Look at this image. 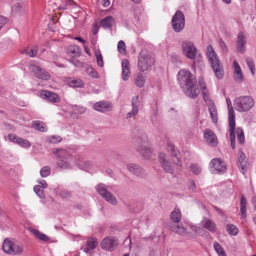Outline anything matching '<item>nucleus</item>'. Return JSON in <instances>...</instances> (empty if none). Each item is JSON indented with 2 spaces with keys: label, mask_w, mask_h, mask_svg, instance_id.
<instances>
[{
  "label": "nucleus",
  "mask_w": 256,
  "mask_h": 256,
  "mask_svg": "<svg viewBox=\"0 0 256 256\" xmlns=\"http://www.w3.org/2000/svg\"><path fill=\"white\" fill-rule=\"evenodd\" d=\"M206 56L216 78L220 80L222 79L224 76L223 67L221 62L211 45L207 46Z\"/></svg>",
  "instance_id": "f03ea898"
},
{
  "label": "nucleus",
  "mask_w": 256,
  "mask_h": 256,
  "mask_svg": "<svg viewBox=\"0 0 256 256\" xmlns=\"http://www.w3.org/2000/svg\"><path fill=\"white\" fill-rule=\"evenodd\" d=\"M98 243L96 238H90L88 239L86 244L82 247V250L85 252H88L94 250L98 246Z\"/></svg>",
  "instance_id": "b1692460"
},
{
  "label": "nucleus",
  "mask_w": 256,
  "mask_h": 256,
  "mask_svg": "<svg viewBox=\"0 0 256 256\" xmlns=\"http://www.w3.org/2000/svg\"><path fill=\"white\" fill-rule=\"evenodd\" d=\"M236 133L238 142L240 144H243L245 140L243 130L241 128H237L236 130Z\"/></svg>",
  "instance_id": "58836bf2"
},
{
  "label": "nucleus",
  "mask_w": 256,
  "mask_h": 256,
  "mask_svg": "<svg viewBox=\"0 0 256 256\" xmlns=\"http://www.w3.org/2000/svg\"><path fill=\"white\" fill-rule=\"evenodd\" d=\"M246 39V37L244 33L242 32H240L238 34L236 44L237 50L240 53H243L245 51Z\"/></svg>",
  "instance_id": "f3484780"
},
{
  "label": "nucleus",
  "mask_w": 256,
  "mask_h": 256,
  "mask_svg": "<svg viewBox=\"0 0 256 256\" xmlns=\"http://www.w3.org/2000/svg\"><path fill=\"white\" fill-rule=\"evenodd\" d=\"M58 194L62 198H68L71 197L70 192L66 190H60Z\"/></svg>",
  "instance_id": "3c124183"
},
{
  "label": "nucleus",
  "mask_w": 256,
  "mask_h": 256,
  "mask_svg": "<svg viewBox=\"0 0 256 256\" xmlns=\"http://www.w3.org/2000/svg\"><path fill=\"white\" fill-rule=\"evenodd\" d=\"M67 53L73 57H78L80 56V50L78 46L70 45L68 46L66 50Z\"/></svg>",
  "instance_id": "2f4dec72"
},
{
  "label": "nucleus",
  "mask_w": 256,
  "mask_h": 256,
  "mask_svg": "<svg viewBox=\"0 0 256 256\" xmlns=\"http://www.w3.org/2000/svg\"><path fill=\"white\" fill-rule=\"evenodd\" d=\"M146 82V78L141 74H137L134 76V83L139 88L144 86Z\"/></svg>",
  "instance_id": "7c9ffc66"
},
{
  "label": "nucleus",
  "mask_w": 256,
  "mask_h": 256,
  "mask_svg": "<svg viewBox=\"0 0 256 256\" xmlns=\"http://www.w3.org/2000/svg\"><path fill=\"white\" fill-rule=\"evenodd\" d=\"M207 105L208 107L212 122L216 124L218 120V114L216 106L212 100H209Z\"/></svg>",
  "instance_id": "5701e85b"
},
{
  "label": "nucleus",
  "mask_w": 256,
  "mask_h": 256,
  "mask_svg": "<svg viewBox=\"0 0 256 256\" xmlns=\"http://www.w3.org/2000/svg\"><path fill=\"white\" fill-rule=\"evenodd\" d=\"M233 66L234 67V79L236 82H241L242 80L243 76L240 67L236 60L233 62Z\"/></svg>",
  "instance_id": "393cba45"
},
{
  "label": "nucleus",
  "mask_w": 256,
  "mask_h": 256,
  "mask_svg": "<svg viewBox=\"0 0 256 256\" xmlns=\"http://www.w3.org/2000/svg\"><path fill=\"white\" fill-rule=\"evenodd\" d=\"M210 172L215 174H222L226 170L224 162L218 158H213L210 162Z\"/></svg>",
  "instance_id": "6e6552de"
},
{
  "label": "nucleus",
  "mask_w": 256,
  "mask_h": 256,
  "mask_svg": "<svg viewBox=\"0 0 256 256\" xmlns=\"http://www.w3.org/2000/svg\"><path fill=\"white\" fill-rule=\"evenodd\" d=\"M246 61L247 64L252 74L254 76L255 72V66L254 60L250 58H247Z\"/></svg>",
  "instance_id": "49530a36"
},
{
  "label": "nucleus",
  "mask_w": 256,
  "mask_h": 256,
  "mask_svg": "<svg viewBox=\"0 0 256 256\" xmlns=\"http://www.w3.org/2000/svg\"><path fill=\"white\" fill-rule=\"evenodd\" d=\"M132 108L138 109L140 106L138 96H133L132 100Z\"/></svg>",
  "instance_id": "5fc2aeb1"
},
{
  "label": "nucleus",
  "mask_w": 256,
  "mask_h": 256,
  "mask_svg": "<svg viewBox=\"0 0 256 256\" xmlns=\"http://www.w3.org/2000/svg\"><path fill=\"white\" fill-rule=\"evenodd\" d=\"M118 244V240L114 237L107 236L104 238L101 242V247L108 251H113Z\"/></svg>",
  "instance_id": "9d476101"
},
{
  "label": "nucleus",
  "mask_w": 256,
  "mask_h": 256,
  "mask_svg": "<svg viewBox=\"0 0 256 256\" xmlns=\"http://www.w3.org/2000/svg\"><path fill=\"white\" fill-rule=\"evenodd\" d=\"M118 50L120 54H124L126 53V45L123 40H121L118 42Z\"/></svg>",
  "instance_id": "09e8293b"
},
{
  "label": "nucleus",
  "mask_w": 256,
  "mask_h": 256,
  "mask_svg": "<svg viewBox=\"0 0 256 256\" xmlns=\"http://www.w3.org/2000/svg\"><path fill=\"white\" fill-rule=\"evenodd\" d=\"M30 232L36 238L41 240L48 242L50 240V238L48 236L40 232L38 230L32 229Z\"/></svg>",
  "instance_id": "473e14b6"
},
{
  "label": "nucleus",
  "mask_w": 256,
  "mask_h": 256,
  "mask_svg": "<svg viewBox=\"0 0 256 256\" xmlns=\"http://www.w3.org/2000/svg\"><path fill=\"white\" fill-rule=\"evenodd\" d=\"M226 102H227L228 108V124H230V112L232 109L233 111V114L234 116H235V114H234V112L233 110L232 107L231 106L232 104H231V102H230V98H226Z\"/></svg>",
  "instance_id": "0e129e2a"
},
{
  "label": "nucleus",
  "mask_w": 256,
  "mask_h": 256,
  "mask_svg": "<svg viewBox=\"0 0 256 256\" xmlns=\"http://www.w3.org/2000/svg\"><path fill=\"white\" fill-rule=\"evenodd\" d=\"M29 70L34 72V75L39 78L46 80L50 78V75L44 70L32 63L30 64Z\"/></svg>",
  "instance_id": "ddd939ff"
},
{
  "label": "nucleus",
  "mask_w": 256,
  "mask_h": 256,
  "mask_svg": "<svg viewBox=\"0 0 256 256\" xmlns=\"http://www.w3.org/2000/svg\"><path fill=\"white\" fill-rule=\"evenodd\" d=\"M167 150L168 152H170L172 156L176 158V160H174V162L178 166H180L182 162L180 160L178 155L179 154L177 148L175 147L174 144L171 142H168L167 143Z\"/></svg>",
  "instance_id": "aec40b11"
},
{
  "label": "nucleus",
  "mask_w": 256,
  "mask_h": 256,
  "mask_svg": "<svg viewBox=\"0 0 256 256\" xmlns=\"http://www.w3.org/2000/svg\"><path fill=\"white\" fill-rule=\"evenodd\" d=\"M40 185H38V186H40L42 188H47L48 184L44 180H42L39 182Z\"/></svg>",
  "instance_id": "774afa93"
},
{
  "label": "nucleus",
  "mask_w": 256,
  "mask_h": 256,
  "mask_svg": "<svg viewBox=\"0 0 256 256\" xmlns=\"http://www.w3.org/2000/svg\"><path fill=\"white\" fill-rule=\"evenodd\" d=\"M247 163L241 162L238 163V166L239 168L240 172L242 174H244L248 170V167L246 166Z\"/></svg>",
  "instance_id": "6e6d98bb"
},
{
  "label": "nucleus",
  "mask_w": 256,
  "mask_h": 256,
  "mask_svg": "<svg viewBox=\"0 0 256 256\" xmlns=\"http://www.w3.org/2000/svg\"><path fill=\"white\" fill-rule=\"evenodd\" d=\"M238 164L241 162L247 163L246 156L243 153L242 149L238 150Z\"/></svg>",
  "instance_id": "79ce46f5"
},
{
  "label": "nucleus",
  "mask_w": 256,
  "mask_h": 256,
  "mask_svg": "<svg viewBox=\"0 0 256 256\" xmlns=\"http://www.w3.org/2000/svg\"><path fill=\"white\" fill-rule=\"evenodd\" d=\"M38 51V46L36 45L33 46L30 49L26 48L24 50L22 53V54H26L29 56L30 57H34L36 56Z\"/></svg>",
  "instance_id": "72a5a7b5"
},
{
  "label": "nucleus",
  "mask_w": 256,
  "mask_h": 256,
  "mask_svg": "<svg viewBox=\"0 0 256 256\" xmlns=\"http://www.w3.org/2000/svg\"><path fill=\"white\" fill-rule=\"evenodd\" d=\"M96 58V62L98 65L102 67L103 66L104 62H103V59L102 55L100 51H97L95 53Z\"/></svg>",
  "instance_id": "8fccbe9b"
},
{
  "label": "nucleus",
  "mask_w": 256,
  "mask_h": 256,
  "mask_svg": "<svg viewBox=\"0 0 256 256\" xmlns=\"http://www.w3.org/2000/svg\"><path fill=\"white\" fill-rule=\"evenodd\" d=\"M20 137L14 134H10L8 136V140L12 142L18 144Z\"/></svg>",
  "instance_id": "13d9d810"
},
{
  "label": "nucleus",
  "mask_w": 256,
  "mask_h": 256,
  "mask_svg": "<svg viewBox=\"0 0 256 256\" xmlns=\"http://www.w3.org/2000/svg\"><path fill=\"white\" fill-rule=\"evenodd\" d=\"M122 78L124 80L126 81L128 80L130 74V64L127 59L124 58L122 60Z\"/></svg>",
  "instance_id": "4be33fe9"
},
{
  "label": "nucleus",
  "mask_w": 256,
  "mask_h": 256,
  "mask_svg": "<svg viewBox=\"0 0 256 256\" xmlns=\"http://www.w3.org/2000/svg\"><path fill=\"white\" fill-rule=\"evenodd\" d=\"M18 142L17 144L24 148H28L30 147L32 145L31 143L28 140L20 137Z\"/></svg>",
  "instance_id": "37998d69"
},
{
  "label": "nucleus",
  "mask_w": 256,
  "mask_h": 256,
  "mask_svg": "<svg viewBox=\"0 0 256 256\" xmlns=\"http://www.w3.org/2000/svg\"><path fill=\"white\" fill-rule=\"evenodd\" d=\"M188 188L192 190V192L195 190L196 188V184L193 180H190L188 183Z\"/></svg>",
  "instance_id": "69168bd1"
},
{
  "label": "nucleus",
  "mask_w": 256,
  "mask_h": 256,
  "mask_svg": "<svg viewBox=\"0 0 256 256\" xmlns=\"http://www.w3.org/2000/svg\"><path fill=\"white\" fill-rule=\"evenodd\" d=\"M146 138L142 142L139 140H138L136 145V149L138 152L144 158L150 159L152 157V150L150 148L146 146Z\"/></svg>",
  "instance_id": "9b49d317"
},
{
  "label": "nucleus",
  "mask_w": 256,
  "mask_h": 256,
  "mask_svg": "<svg viewBox=\"0 0 256 256\" xmlns=\"http://www.w3.org/2000/svg\"><path fill=\"white\" fill-rule=\"evenodd\" d=\"M8 22V19L6 17L0 16V30Z\"/></svg>",
  "instance_id": "e2e57ef3"
},
{
  "label": "nucleus",
  "mask_w": 256,
  "mask_h": 256,
  "mask_svg": "<svg viewBox=\"0 0 256 256\" xmlns=\"http://www.w3.org/2000/svg\"><path fill=\"white\" fill-rule=\"evenodd\" d=\"M230 124H229V134L230 140V144L232 149L235 148V128H236V122H235V116L233 114L232 109L230 112Z\"/></svg>",
  "instance_id": "f8f14e48"
},
{
  "label": "nucleus",
  "mask_w": 256,
  "mask_h": 256,
  "mask_svg": "<svg viewBox=\"0 0 256 256\" xmlns=\"http://www.w3.org/2000/svg\"><path fill=\"white\" fill-rule=\"evenodd\" d=\"M70 160L60 159L57 162V165L58 167L63 169H68L70 168Z\"/></svg>",
  "instance_id": "c9c22d12"
},
{
  "label": "nucleus",
  "mask_w": 256,
  "mask_h": 256,
  "mask_svg": "<svg viewBox=\"0 0 256 256\" xmlns=\"http://www.w3.org/2000/svg\"><path fill=\"white\" fill-rule=\"evenodd\" d=\"M246 200L244 196H242L240 198V211L241 214V218L242 219H245L246 218Z\"/></svg>",
  "instance_id": "cd10ccee"
},
{
  "label": "nucleus",
  "mask_w": 256,
  "mask_h": 256,
  "mask_svg": "<svg viewBox=\"0 0 256 256\" xmlns=\"http://www.w3.org/2000/svg\"><path fill=\"white\" fill-rule=\"evenodd\" d=\"M138 112V109L132 108V110L130 112H128L126 115V118H132L136 116Z\"/></svg>",
  "instance_id": "4d7b16f0"
},
{
  "label": "nucleus",
  "mask_w": 256,
  "mask_h": 256,
  "mask_svg": "<svg viewBox=\"0 0 256 256\" xmlns=\"http://www.w3.org/2000/svg\"><path fill=\"white\" fill-rule=\"evenodd\" d=\"M92 164L89 162H84L82 166H80V168L86 171H88L90 170Z\"/></svg>",
  "instance_id": "052dcab7"
},
{
  "label": "nucleus",
  "mask_w": 256,
  "mask_h": 256,
  "mask_svg": "<svg viewBox=\"0 0 256 256\" xmlns=\"http://www.w3.org/2000/svg\"><path fill=\"white\" fill-rule=\"evenodd\" d=\"M98 194L101 195L108 202L112 204L116 205L118 202L115 196L107 190L106 185L100 184L96 187Z\"/></svg>",
  "instance_id": "1a4fd4ad"
},
{
  "label": "nucleus",
  "mask_w": 256,
  "mask_h": 256,
  "mask_svg": "<svg viewBox=\"0 0 256 256\" xmlns=\"http://www.w3.org/2000/svg\"><path fill=\"white\" fill-rule=\"evenodd\" d=\"M44 188H42L40 186H35L34 188V190L36 194L40 198H44L45 194L44 192Z\"/></svg>",
  "instance_id": "a18cd8bd"
},
{
  "label": "nucleus",
  "mask_w": 256,
  "mask_h": 256,
  "mask_svg": "<svg viewBox=\"0 0 256 256\" xmlns=\"http://www.w3.org/2000/svg\"><path fill=\"white\" fill-rule=\"evenodd\" d=\"M183 54L188 58L194 60L196 58L197 49L194 43L190 40H184L182 43Z\"/></svg>",
  "instance_id": "423d86ee"
},
{
  "label": "nucleus",
  "mask_w": 256,
  "mask_h": 256,
  "mask_svg": "<svg viewBox=\"0 0 256 256\" xmlns=\"http://www.w3.org/2000/svg\"><path fill=\"white\" fill-rule=\"evenodd\" d=\"M38 94L43 98H46L49 102L56 103L60 100L59 96L56 93L48 90H41L38 92Z\"/></svg>",
  "instance_id": "2eb2a0df"
},
{
  "label": "nucleus",
  "mask_w": 256,
  "mask_h": 256,
  "mask_svg": "<svg viewBox=\"0 0 256 256\" xmlns=\"http://www.w3.org/2000/svg\"><path fill=\"white\" fill-rule=\"evenodd\" d=\"M254 104V102L250 96H242L236 98L234 106L236 110L239 112H247Z\"/></svg>",
  "instance_id": "7ed1b4c3"
},
{
  "label": "nucleus",
  "mask_w": 256,
  "mask_h": 256,
  "mask_svg": "<svg viewBox=\"0 0 256 256\" xmlns=\"http://www.w3.org/2000/svg\"><path fill=\"white\" fill-rule=\"evenodd\" d=\"M114 22L115 20L112 16H108L101 20L100 25L104 28H110Z\"/></svg>",
  "instance_id": "c85d7f7f"
},
{
  "label": "nucleus",
  "mask_w": 256,
  "mask_h": 256,
  "mask_svg": "<svg viewBox=\"0 0 256 256\" xmlns=\"http://www.w3.org/2000/svg\"><path fill=\"white\" fill-rule=\"evenodd\" d=\"M32 126L36 130L42 132H45L47 130L44 124L39 120L34 121L32 124Z\"/></svg>",
  "instance_id": "f704fd0d"
},
{
  "label": "nucleus",
  "mask_w": 256,
  "mask_h": 256,
  "mask_svg": "<svg viewBox=\"0 0 256 256\" xmlns=\"http://www.w3.org/2000/svg\"><path fill=\"white\" fill-rule=\"evenodd\" d=\"M219 44L222 48V52L224 53H226L228 52V47L225 42L222 39L219 40Z\"/></svg>",
  "instance_id": "bf43d9fd"
},
{
  "label": "nucleus",
  "mask_w": 256,
  "mask_h": 256,
  "mask_svg": "<svg viewBox=\"0 0 256 256\" xmlns=\"http://www.w3.org/2000/svg\"><path fill=\"white\" fill-rule=\"evenodd\" d=\"M200 226L212 232H214L216 230V225L215 222L208 218H203L200 222Z\"/></svg>",
  "instance_id": "a211bd4d"
},
{
  "label": "nucleus",
  "mask_w": 256,
  "mask_h": 256,
  "mask_svg": "<svg viewBox=\"0 0 256 256\" xmlns=\"http://www.w3.org/2000/svg\"><path fill=\"white\" fill-rule=\"evenodd\" d=\"M53 153L60 159H71L70 154L64 149L56 148L53 150Z\"/></svg>",
  "instance_id": "a878e982"
},
{
  "label": "nucleus",
  "mask_w": 256,
  "mask_h": 256,
  "mask_svg": "<svg viewBox=\"0 0 256 256\" xmlns=\"http://www.w3.org/2000/svg\"><path fill=\"white\" fill-rule=\"evenodd\" d=\"M190 168L192 172L196 175H198L199 174H200L201 172L200 168L196 164H191Z\"/></svg>",
  "instance_id": "864d4df0"
},
{
  "label": "nucleus",
  "mask_w": 256,
  "mask_h": 256,
  "mask_svg": "<svg viewBox=\"0 0 256 256\" xmlns=\"http://www.w3.org/2000/svg\"><path fill=\"white\" fill-rule=\"evenodd\" d=\"M62 140V138L58 136H52L47 138V140L49 142L53 144L60 142Z\"/></svg>",
  "instance_id": "de8ad7c7"
},
{
  "label": "nucleus",
  "mask_w": 256,
  "mask_h": 256,
  "mask_svg": "<svg viewBox=\"0 0 256 256\" xmlns=\"http://www.w3.org/2000/svg\"><path fill=\"white\" fill-rule=\"evenodd\" d=\"M202 94L203 96V99L204 101L206 102V104H208V102L209 100H211L209 99L208 98V90H204L203 92H202Z\"/></svg>",
  "instance_id": "680f3d73"
},
{
  "label": "nucleus",
  "mask_w": 256,
  "mask_h": 256,
  "mask_svg": "<svg viewBox=\"0 0 256 256\" xmlns=\"http://www.w3.org/2000/svg\"><path fill=\"white\" fill-rule=\"evenodd\" d=\"M109 107V104L104 101L97 102L93 106V108L95 110L100 112H105L108 111Z\"/></svg>",
  "instance_id": "bb28decb"
},
{
  "label": "nucleus",
  "mask_w": 256,
  "mask_h": 256,
  "mask_svg": "<svg viewBox=\"0 0 256 256\" xmlns=\"http://www.w3.org/2000/svg\"><path fill=\"white\" fill-rule=\"evenodd\" d=\"M170 218L174 222L178 223L180 222L182 218L180 210L176 208H174L170 214Z\"/></svg>",
  "instance_id": "c756f323"
},
{
  "label": "nucleus",
  "mask_w": 256,
  "mask_h": 256,
  "mask_svg": "<svg viewBox=\"0 0 256 256\" xmlns=\"http://www.w3.org/2000/svg\"><path fill=\"white\" fill-rule=\"evenodd\" d=\"M185 26V18L183 12L178 10L172 17V27L176 32H182Z\"/></svg>",
  "instance_id": "39448f33"
},
{
  "label": "nucleus",
  "mask_w": 256,
  "mask_h": 256,
  "mask_svg": "<svg viewBox=\"0 0 256 256\" xmlns=\"http://www.w3.org/2000/svg\"><path fill=\"white\" fill-rule=\"evenodd\" d=\"M69 84L73 88L82 87L84 86V82L80 78L71 79L69 81Z\"/></svg>",
  "instance_id": "ea45409f"
},
{
  "label": "nucleus",
  "mask_w": 256,
  "mask_h": 256,
  "mask_svg": "<svg viewBox=\"0 0 256 256\" xmlns=\"http://www.w3.org/2000/svg\"><path fill=\"white\" fill-rule=\"evenodd\" d=\"M226 230L232 236H236L239 232L238 228L232 224H228L226 226Z\"/></svg>",
  "instance_id": "4c0bfd02"
},
{
  "label": "nucleus",
  "mask_w": 256,
  "mask_h": 256,
  "mask_svg": "<svg viewBox=\"0 0 256 256\" xmlns=\"http://www.w3.org/2000/svg\"><path fill=\"white\" fill-rule=\"evenodd\" d=\"M2 248L5 252L11 254H20L23 251L22 246L14 244L8 238L4 240Z\"/></svg>",
  "instance_id": "0eeeda50"
},
{
  "label": "nucleus",
  "mask_w": 256,
  "mask_h": 256,
  "mask_svg": "<svg viewBox=\"0 0 256 256\" xmlns=\"http://www.w3.org/2000/svg\"><path fill=\"white\" fill-rule=\"evenodd\" d=\"M154 62V59L146 50H142L138 54V66L139 70L144 72L148 70Z\"/></svg>",
  "instance_id": "20e7f679"
},
{
  "label": "nucleus",
  "mask_w": 256,
  "mask_h": 256,
  "mask_svg": "<svg viewBox=\"0 0 256 256\" xmlns=\"http://www.w3.org/2000/svg\"><path fill=\"white\" fill-rule=\"evenodd\" d=\"M50 168L48 166L42 167L40 170V176L42 178H46L50 175Z\"/></svg>",
  "instance_id": "c03bdc74"
},
{
  "label": "nucleus",
  "mask_w": 256,
  "mask_h": 256,
  "mask_svg": "<svg viewBox=\"0 0 256 256\" xmlns=\"http://www.w3.org/2000/svg\"><path fill=\"white\" fill-rule=\"evenodd\" d=\"M126 168L130 172L136 176L142 177L145 174L144 169L138 164H130L127 165Z\"/></svg>",
  "instance_id": "412c9836"
},
{
  "label": "nucleus",
  "mask_w": 256,
  "mask_h": 256,
  "mask_svg": "<svg viewBox=\"0 0 256 256\" xmlns=\"http://www.w3.org/2000/svg\"><path fill=\"white\" fill-rule=\"evenodd\" d=\"M252 202L253 206L252 213H256V196H252Z\"/></svg>",
  "instance_id": "338daca9"
},
{
  "label": "nucleus",
  "mask_w": 256,
  "mask_h": 256,
  "mask_svg": "<svg viewBox=\"0 0 256 256\" xmlns=\"http://www.w3.org/2000/svg\"><path fill=\"white\" fill-rule=\"evenodd\" d=\"M172 230L173 232L178 233L180 235H184L186 234V228L182 226L180 224L174 226L172 228Z\"/></svg>",
  "instance_id": "a19ab883"
},
{
  "label": "nucleus",
  "mask_w": 256,
  "mask_h": 256,
  "mask_svg": "<svg viewBox=\"0 0 256 256\" xmlns=\"http://www.w3.org/2000/svg\"><path fill=\"white\" fill-rule=\"evenodd\" d=\"M159 161L164 172L173 174L174 168L169 161L166 160V156L164 153L161 152L158 155Z\"/></svg>",
  "instance_id": "4468645a"
},
{
  "label": "nucleus",
  "mask_w": 256,
  "mask_h": 256,
  "mask_svg": "<svg viewBox=\"0 0 256 256\" xmlns=\"http://www.w3.org/2000/svg\"><path fill=\"white\" fill-rule=\"evenodd\" d=\"M26 6L24 2H17L11 8L12 14L14 16H22L26 12Z\"/></svg>",
  "instance_id": "6ab92c4d"
},
{
  "label": "nucleus",
  "mask_w": 256,
  "mask_h": 256,
  "mask_svg": "<svg viewBox=\"0 0 256 256\" xmlns=\"http://www.w3.org/2000/svg\"><path fill=\"white\" fill-rule=\"evenodd\" d=\"M178 81L186 96L192 99L198 97L199 90L196 86V77L187 69L180 70L177 75Z\"/></svg>",
  "instance_id": "f257e3e1"
},
{
  "label": "nucleus",
  "mask_w": 256,
  "mask_h": 256,
  "mask_svg": "<svg viewBox=\"0 0 256 256\" xmlns=\"http://www.w3.org/2000/svg\"><path fill=\"white\" fill-rule=\"evenodd\" d=\"M87 72L88 74V75L93 78H97L98 77V74L97 72L94 69L92 68H87Z\"/></svg>",
  "instance_id": "603ef678"
},
{
  "label": "nucleus",
  "mask_w": 256,
  "mask_h": 256,
  "mask_svg": "<svg viewBox=\"0 0 256 256\" xmlns=\"http://www.w3.org/2000/svg\"><path fill=\"white\" fill-rule=\"evenodd\" d=\"M214 248L216 252L219 256H226L225 252L224 250L222 247L217 242L214 243Z\"/></svg>",
  "instance_id": "e433bc0d"
},
{
  "label": "nucleus",
  "mask_w": 256,
  "mask_h": 256,
  "mask_svg": "<svg viewBox=\"0 0 256 256\" xmlns=\"http://www.w3.org/2000/svg\"><path fill=\"white\" fill-rule=\"evenodd\" d=\"M204 137L206 142L212 146H216L218 144V139L213 132L210 129H206L204 132Z\"/></svg>",
  "instance_id": "dca6fc26"
}]
</instances>
